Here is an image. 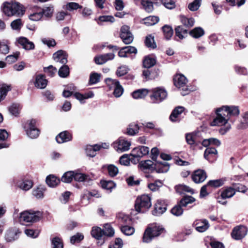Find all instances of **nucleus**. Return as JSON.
<instances>
[{"instance_id":"1","label":"nucleus","mask_w":248,"mask_h":248,"mask_svg":"<svg viewBox=\"0 0 248 248\" xmlns=\"http://www.w3.org/2000/svg\"><path fill=\"white\" fill-rule=\"evenodd\" d=\"M151 197L149 195L143 194L137 198L135 208L138 213H144L151 207Z\"/></svg>"},{"instance_id":"2","label":"nucleus","mask_w":248,"mask_h":248,"mask_svg":"<svg viewBox=\"0 0 248 248\" xmlns=\"http://www.w3.org/2000/svg\"><path fill=\"white\" fill-rule=\"evenodd\" d=\"M164 231V229L161 226L152 224L146 229L143 236V241L149 243L153 238L159 236Z\"/></svg>"},{"instance_id":"3","label":"nucleus","mask_w":248,"mask_h":248,"mask_svg":"<svg viewBox=\"0 0 248 248\" xmlns=\"http://www.w3.org/2000/svg\"><path fill=\"white\" fill-rule=\"evenodd\" d=\"M36 121L31 119L27 121L23 126L27 135L31 139H36L40 134V130L36 127Z\"/></svg>"},{"instance_id":"4","label":"nucleus","mask_w":248,"mask_h":248,"mask_svg":"<svg viewBox=\"0 0 248 248\" xmlns=\"http://www.w3.org/2000/svg\"><path fill=\"white\" fill-rule=\"evenodd\" d=\"M41 214L39 212L25 211L20 216V221L24 223L34 222L39 220Z\"/></svg>"},{"instance_id":"5","label":"nucleus","mask_w":248,"mask_h":248,"mask_svg":"<svg viewBox=\"0 0 248 248\" xmlns=\"http://www.w3.org/2000/svg\"><path fill=\"white\" fill-rule=\"evenodd\" d=\"M152 94L150 98L154 103H159L165 99L167 97V92L162 87H157L152 90Z\"/></svg>"},{"instance_id":"6","label":"nucleus","mask_w":248,"mask_h":248,"mask_svg":"<svg viewBox=\"0 0 248 248\" xmlns=\"http://www.w3.org/2000/svg\"><path fill=\"white\" fill-rule=\"evenodd\" d=\"M130 146L131 142L123 137H120L113 143V148L119 153L128 151Z\"/></svg>"},{"instance_id":"7","label":"nucleus","mask_w":248,"mask_h":248,"mask_svg":"<svg viewBox=\"0 0 248 248\" xmlns=\"http://www.w3.org/2000/svg\"><path fill=\"white\" fill-rule=\"evenodd\" d=\"M216 114L217 116L210 123L211 126H223L228 123L229 118L223 110L219 111L218 108L216 110Z\"/></svg>"},{"instance_id":"8","label":"nucleus","mask_w":248,"mask_h":248,"mask_svg":"<svg viewBox=\"0 0 248 248\" xmlns=\"http://www.w3.org/2000/svg\"><path fill=\"white\" fill-rule=\"evenodd\" d=\"M120 37L125 44H130L133 41V35L127 26H123L121 29Z\"/></svg>"},{"instance_id":"9","label":"nucleus","mask_w":248,"mask_h":248,"mask_svg":"<svg viewBox=\"0 0 248 248\" xmlns=\"http://www.w3.org/2000/svg\"><path fill=\"white\" fill-rule=\"evenodd\" d=\"M186 78L182 74H176L173 78V82L174 85L180 90L183 91L181 93L182 95L185 96L186 93L185 89H186Z\"/></svg>"},{"instance_id":"10","label":"nucleus","mask_w":248,"mask_h":248,"mask_svg":"<svg viewBox=\"0 0 248 248\" xmlns=\"http://www.w3.org/2000/svg\"><path fill=\"white\" fill-rule=\"evenodd\" d=\"M248 229L243 225L237 226L233 228L231 233L232 237L235 240L244 238L247 234Z\"/></svg>"},{"instance_id":"11","label":"nucleus","mask_w":248,"mask_h":248,"mask_svg":"<svg viewBox=\"0 0 248 248\" xmlns=\"http://www.w3.org/2000/svg\"><path fill=\"white\" fill-rule=\"evenodd\" d=\"M223 110L228 117L229 120L232 116H237L240 113L239 107L235 106H224L219 108V111Z\"/></svg>"},{"instance_id":"12","label":"nucleus","mask_w":248,"mask_h":248,"mask_svg":"<svg viewBox=\"0 0 248 248\" xmlns=\"http://www.w3.org/2000/svg\"><path fill=\"white\" fill-rule=\"evenodd\" d=\"M150 151L149 147L145 146H140L135 148L132 150L131 155L134 158H140L144 155H147Z\"/></svg>"},{"instance_id":"13","label":"nucleus","mask_w":248,"mask_h":248,"mask_svg":"<svg viewBox=\"0 0 248 248\" xmlns=\"http://www.w3.org/2000/svg\"><path fill=\"white\" fill-rule=\"evenodd\" d=\"M235 194V189L228 187L224 189L221 192L220 195V198H218V202L222 204H225L226 202H222L220 200V199H226L227 198H230L232 197Z\"/></svg>"},{"instance_id":"14","label":"nucleus","mask_w":248,"mask_h":248,"mask_svg":"<svg viewBox=\"0 0 248 248\" xmlns=\"http://www.w3.org/2000/svg\"><path fill=\"white\" fill-rule=\"evenodd\" d=\"M16 186L23 190L27 191L32 187L33 182L28 179L23 178L17 181Z\"/></svg>"},{"instance_id":"15","label":"nucleus","mask_w":248,"mask_h":248,"mask_svg":"<svg viewBox=\"0 0 248 248\" xmlns=\"http://www.w3.org/2000/svg\"><path fill=\"white\" fill-rule=\"evenodd\" d=\"M186 206V196H184L182 199L179 202L177 205L175 206L171 210V213L176 216H181L184 210L182 209V207H185Z\"/></svg>"},{"instance_id":"16","label":"nucleus","mask_w":248,"mask_h":248,"mask_svg":"<svg viewBox=\"0 0 248 248\" xmlns=\"http://www.w3.org/2000/svg\"><path fill=\"white\" fill-rule=\"evenodd\" d=\"M54 61L56 62H60L65 64L67 62V55L63 50H60L54 53L53 56Z\"/></svg>"},{"instance_id":"17","label":"nucleus","mask_w":248,"mask_h":248,"mask_svg":"<svg viewBox=\"0 0 248 248\" xmlns=\"http://www.w3.org/2000/svg\"><path fill=\"white\" fill-rule=\"evenodd\" d=\"M185 108L183 107L178 106L176 107L170 116V120L172 122H179L181 114L184 112Z\"/></svg>"},{"instance_id":"18","label":"nucleus","mask_w":248,"mask_h":248,"mask_svg":"<svg viewBox=\"0 0 248 248\" xmlns=\"http://www.w3.org/2000/svg\"><path fill=\"white\" fill-rule=\"evenodd\" d=\"M114 57L115 55L110 53L97 56L94 57V60L97 64H103L108 60H113Z\"/></svg>"},{"instance_id":"19","label":"nucleus","mask_w":248,"mask_h":248,"mask_svg":"<svg viewBox=\"0 0 248 248\" xmlns=\"http://www.w3.org/2000/svg\"><path fill=\"white\" fill-rule=\"evenodd\" d=\"M192 178L196 183H202L206 178V174L203 170H198L195 171L192 176Z\"/></svg>"},{"instance_id":"20","label":"nucleus","mask_w":248,"mask_h":248,"mask_svg":"<svg viewBox=\"0 0 248 248\" xmlns=\"http://www.w3.org/2000/svg\"><path fill=\"white\" fill-rule=\"evenodd\" d=\"M35 87L38 89H43L46 88L47 84V80L44 76L38 75L35 77V80L34 82Z\"/></svg>"},{"instance_id":"21","label":"nucleus","mask_w":248,"mask_h":248,"mask_svg":"<svg viewBox=\"0 0 248 248\" xmlns=\"http://www.w3.org/2000/svg\"><path fill=\"white\" fill-rule=\"evenodd\" d=\"M17 41L25 50H30L34 48L35 46L33 43L30 41L27 38L20 37L18 39Z\"/></svg>"},{"instance_id":"22","label":"nucleus","mask_w":248,"mask_h":248,"mask_svg":"<svg viewBox=\"0 0 248 248\" xmlns=\"http://www.w3.org/2000/svg\"><path fill=\"white\" fill-rule=\"evenodd\" d=\"M20 233L18 230L16 228H13L8 230L6 232L5 235V240L7 242L13 241L18 237V234Z\"/></svg>"},{"instance_id":"23","label":"nucleus","mask_w":248,"mask_h":248,"mask_svg":"<svg viewBox=\"0 0 248 248\" xmlns=\"http://www.w3.org/2000/svg\"><path fill=\"white\" fill-rule=\"evenodd\" d=\"M139 165L140 169L144 171H153L155 168V165L150 160L141 161Z\"/></svg>"},{"instance_id":"24","label":"nucleus","mask_w":248,"mask_h":248,"mask_svg":"<svg viewBox=\"0 0 248 248\" xmlns=\"http://www.w3.org/2000/svg\"><path fill=\"white\" fill-rule=\"evenodd\" d=\"M137 53V50L136 47L132 46H127L122 47L118 52V55L120 57H126L127 54Z\"/></svg>"},{"instance_id":"25","label":"nucleus","mask_w":248,"mask_h":248,"mask_svg":"<svg viewBox=\"0 0 248 248\" xmlns=\"http://www.w3.org/2000/svg\"><path fill=\"white\" fill-rule=\"evenodd\" d=\"M72 138V135L68 131H65L57 136L56 140L58 143H62L71 140Z\"/></svg>"},{"instance_id":"26","label":"nucleus","mask_w":248,"mask_h":248,"mask_svg":"<svg viewBox=\"0 0 248 248\" xmlns=\"http://www.w3.org/2000/svg\"><path fill=\"white\" fill-rule=\"evenodd\" d=\"M16 5H12V2H4L1 6L2 12L7 16H13V8Z\"/></svg>"},{"instance_id":"27","label":"nucleus","mask_w":248,"mask_h":248,"mask_svg":"<svg viewBox=\"0 0 248 248\" xmlns=\"http://www.w3.org/2000/svg\"><path fill=\"white\" fill-rule=\"evenodd\" d=\"M42 17L41 8H36L29 14V18L32 21H37L41 20Z\"/></svg>"},{"instance_id":"28","label":"nucleus","mask_w":248,"mask_h":248,"mask_svg":"<svg viewBox=\"0 0 248 248\" xmlns=\"http://www.w3.org/2000/svg\"><path fill=\"white\" fill-rule=\"evenodd\" d=\"M196 225V230L198 232H205L209 227L208 221L206 219H202L198 221Z\"/></svg>"},{"instance_id":"29","label":"nucleus","mask_w":248,"mask_h":248,"mask_svg":"<svg viewBox=\"0 0 248 248\" xmlns=\"http://www.w3.org/2000/svg\"><path fill=\"white\" fill-rule=\"evenodd\" d=\"M166 210V205L162 204L160 201H158L155 205V209L153 211V214L158 216L164 213Z\"/></svg>"},{"instance_id":"30","label":"nucleus","mask_w":248,"mask_h":248,"mask_svg":"<svg viewBox=\"0 0 248 248\" xmlns=\"http://www.w3.org/2000/svg\"><path fill=\"white\" fill-rule=\"evenodd\" d=\"M101 149V146L98 144L92 145H87L85 148L86 154L87 155L90 157H94L96 155V152Z\"/></svg>"},{"instance_id":"31","label":"nucleus","mask_w":248,"mask_h":248,"mask_svg":"<svg viewBox=\"0 0 248 248\" xmlns=\"http://www.w3.org/2000/svg\"><path fill=\"white\" fill-rule=\"evenodd\" d=\"M159 18L156 16H149L142 19V23L147 26H153L158 22Z\"/></svg>"},{"instance_id":"32","label":"nucleus","mask_w":248,"mask_h":248,"mask_svg":"<svg viewBox=\"0 0 248 248\" xmlns=\"http://www.w3.org/2000/svg\"><path fill=\"white\" fill-rule=\"evenodd\" d=\"M12 5H16L15 8H13V16L16 15L20 16H22L25 13V8L24 6L18 2H12Z\"/></svg>"},{"instance_id":"33","label":"nucleus","mask_w":248,"mask_h":248,"mask_svg":"<svg viewBox=\"0 0 248 248\" xmlns=\"http://www.w3.org/2000/svg\"><path fill=\"white\" fill-rule=\"evenodd\" d=\"M155 58L151 56L145 57L143 61V65L145 68H149L153 67L156 63Z\"/></svg>"},{"instance_id":"34","label":"nucleus","mask_w":248,"mask_h":248,"mask_svg":"<svg viewBox=\"0 0 248 248\" xmlns=\"http://www.w3.org/2000/svg\"><path fill=\"white\" fill-rule=\"evenodd\" d=\"M60 182L59 178L53 175H50L46 178V183L50 187H55Z\"/></svg>"},{"instance_id":"35","label":"nucleus","mask_w":248,"mask_h":248,"mask_svg":"<svg viewBox=\"0 0 248 248\" xmlns=\"http://www.w3.org/2000/svg\"><path fill=\"white\" fill-rule=\"evenodd\" d=\"M189 33L192 37L199 38L204 34V31L201 27H196L190 31Z\"/></svg>"},{"instance_id":"36","label":"nucleus","mask_w":248,"mask_h":248,"mask_svg":"<svg viewBox=\"0 0 248 248\" xmlns=\"http://www.w3.org/2000/svg\"><path fill=\"white\" fill-rule=\"evenodd\" d=\"M21 108L22 107L20 104L14 103L9 107V111L11 115L17 116L20 113Z\"/></svg>"},{"instance_id":"37","label":"nucleus","mask_w":248,"mask_h":248,"mask_svg":"<svg viewBox=\"0 0 248 248\" xmlns=\"http://www.w3.org/2000/svg\"><path fill=\"white\" fill-rule=\"evenodd\" d=\"M133 158L134 157L131 155V153L129 155L124 154L120 158L119 162L122 165L128 166Z\"/></svg>"},{"instance_id":"38","label":"nucleus","mask_w":248,"mask_h":248,"mask_svg":"<svg viewBox=\"0 0 248 248\" xmlns=\"http://www.w3.org/2000/svg\"><path fill=\"white\" fill-rule=\"evenodd\" d=\"M162 29L165 38L167 40L170 39L173 33V31L172 27L170 26L165 25L162 27Z\"/></svg>"},{"instance_id":"39","label":"nucleus","mask_w":248,"mask_h":248,"mask_svg":"<svg viewBox=\"0 0 248 248\" xmlns=\"http://www.w3.org/2000/svg\"><path fill=\"white\" fill-rule=\"evenodd\" d=\"M104 168H106L107 169L108 173L111 177H114L116 176L119 172L118 168L113 164L105 165L104 166Z\"/></svg>"},{"instance_id":"40","label":"nucleus","mask_w":248,"mask_h":248,"mask_svg":"<svg viewBox=\"0 0 248 248\" xmlns=\"http://www.w3.org/2000/svg\"><path fill=\"white\" fill-rule=\"evenodd\" d=\"M237 127L238 129H245L248 127V111L242 114V119Z\"/></svg>"},{"instance_id":"41","label":"nucleus","mask_w":248,"mask_h":248,"mask_svg":"<svg viewBox=\"0 0 248 248\" xmlns=\"http://www.w3.org/2000/svg\"><path fill=\"white\" fill-rule=\"evenodd\" d=\"M148 93V91L147 89H140L134 91L132 93V96L135 99L142 98L145 97Z\"/></svg>"},{"instance_id":"42","label":"nucleus","mask_w":248,"mask_h":248,"mask_svg":"<svg viewBox=\"0 0 248 248\" xmlns=\"http://www.w3.org/2000/svg\"><path fill=\"white\" fill-rule=\"evenodd\" d=\"M176 35L180 39L184 38V35L186 33V26L185 25L178 26L175 29Z\"/></svg>"},{"instance_id":"43","label":"nucleus","mask_w":248,"mask_h":248,"mask_svg":"<svg viewBox=\"0 0 248 248\" xmlns=\"http://www.w3.org/2000/svg\"><path fill=\"white\" fill-rule=\"evenodd\" d=\"M187 143L190 145V148L194 150H195L197 144L195 142L196 136L193 134H187Z\"/></svg>"},{"instance_id":"44","label":"nucleus","mask_w":248,"mask_h":248,"mask_svg":"<svg viewBox=\"0 0 248 248\" xmlns=\"http://www.w3.org/2000/svg\"><path fill=\"white\" fill-rule=\"evenodd\" d=\"M92 236L97 239H99L103 235V230L99 227H93L91 231Z\"/></svg>"},{"instance_id":"45","label":"nucleus","mask_w":248,"mask_h":248,"mask_svg":"<svg viewBox=\"0 0 248 248\" xmlns=\"http://www.w3.org/2000/svg\"><path fill=\"white\" fill-rule=\"evenodd\" d=\"M11 87L9 85L3 84L0 88V99L2 101L7 95L8 92L11 91Z\"/></svg>"},{"instance_id":"46","label":"nucleus","mask_w":248,"mask_h":248,"mask_svg":"<svg viewBox=\"0 0 248 248\" xmlns=\"http://www.w3.org/2000/svg\"><path fill=\"white\" fill-rule=\"evenodd\" d=\"M74 177V171H69L64 173L62 177V181L64 183H70Z\"/></svg>"},{"instance_id":"47","label":"nucleus","mask_w":248,"mask_h":248,"mask_svg":"<svg viewBox=\"0 0 248 248\" xmlns=\"http://www.w3.org/2000/svg\"><path fill=\"white\" fill-rule=\"evenodd\" d=\"M100 183L102 188L111 191V190L115 187V184L112 181H101Z\"/></svg>"},{"instance_id":"48","label":"nucleus","mask_w":248,"mask_h":248,"mask_svg":"<svg viewBox=\"0 0 248 248\" xmlns=\"http://www.w3.org/2000/svg\"><path fill=\"white\" fill-rule=\"evenodd\" d=\"M217 154V151L215 148H207L204 152V157L206 159L209 160L211 156Z\"/></svg>"},{"instance_id":"49","label":"nucleus","mask_w":248,"mask_h":248,"mask_svg":"<svg viewBox=\"0 0 248 248\" xmlns=\"http://www.w3.org/2000/svg\"><path fill=\"white\" fill-rule=\"evenodd\" d=\"M44 190L42 187H37L32 190V195L37 199H42L44 197Z\"/></svg>"},{"instance_id":"50","label":"nucleus","mask_w":248,"mask_h":248,"mask_svg":"<svg viewBox=\"0 0 248 248\" xmlns=\"http://www.w3.org/2000/svg\"><path fill=\"white\" fill-rule=\"evenodd\" d=\"M139 127L138 124H132L129 125L127 129V133L130 136H133L136 133H138Z\"/></svg>"},{"instance_id":"51","label":"nucleus","mask_w":248,"mask_h":248,"mask_svg":"<svg viewBox=\"0 0 248 248\" xmlns=\"http://www.w3.org/2000/svg\"><path fill=\"white\" fill-rule=\"evenodd\" d=\"M58 74L61 78H66L69 74V69L67 65H64L62 66L58 71Z\"/></svg>"},{"instance_id":"52","label":"nucleus","mask_w":248,"mask_h":248,"mask_svg":"<svg viewBox=\"0 0 248 248\" xmlns=\"http://www.w3.org/2000/svg\"><path fill=\"white\" fill-rule=\"evenodd\" d=\"M141 3L147 12L150 13L153 11L154 7L152 2L148 0H142Z\"/></svg>"},{"instance_id":"53","label":"nucleus","mask_w":248,"mask_h":248,"mask_svg":"<svg viewBox=\"0 0 248 248\" xmlns=\"http://www.w3.org/2000/svg\"><path fill=\"white\" fill-rule=\"evenodd\" d=\"M103 232V234L108 236H112L114 234V229L109 224H106L104 225V229Z\"/></svg>"},{"instance_id":"54","label":"nucleus","mask_w":248,"mask_h":248,"mask_svg":"<svg viewBox=\"0 0 248 248\" xmlns=\"http://www.w3.org/2000/svg\"><path fill=\"white\" fill-rule=\"evenodd\" d=\"M52 248H63V243L61 238L58 237H54L51 240Z\"/></svg>"},{"instance_id":"55","label":"nucleus","mask_w":248,"mask_h":248,"mask_svg":"<svg viewBox=\"0 0 248 248\" xmlns=\"http://www.w3.org/2000/svg\"><path fill=\"white\" fill-rule=\"evenodd\" d=\"M105 81L109 90H111L114 88H116V87L119 84V82L118 81L110 78H107Z\"/></svg>"},{"instance_id":"56","label":"nucleus","mask_w":248,"mask_h":248,"mask_svg":"<svg viewBox=\"0 0 248 248\" xmlns=\"http://www.w3.org/2000/svg\"><path fill=\"white\" fill-rule=\"evenodd\" d=\"M54 9L53 7H46L43 9H41V13L42 16L47 18H50L52 16Z\"/></svg>"},{"instance_id":"57","label":"nucleus","mask_w":248,"mask_h":248,"mask_svg":"<svg viewBox=\"0 0 248 248\" xmlns=\"http://www.w3.org/2000/svg\"><path fill=\"white\" fill-rule=\"evenodd\" d=\"M121 230L122 232L126 235H131L135 232L133 227L127 225L122 226Z\"/></svg>"},{"instance_id":"58","label":"nucleus","mask_w":248,"mask_h":248,"mask_svg":"<svg viewBox=\"0 0 248 248\" xmlns=\"http://www.w3.org/2000/svg\"><path fill=\"white\" fill-rule=\"evenodd\" d=\"M202 0H194L188 5V8L191 11H195L198 10L201 4Z\"/></svg>"},{"instance_id":"59","label":"nucleus","mask_w":248,"mask_h":248,"mask_svg":"<svg viewBox=\"0 0 248 248\" xmlns=\"http://www.w3.org/2000/svg\"><path fill=\"white\" fill-rule=\"evenodd\" d=\"M170 168V166L168 163H165L164 164H160L158 165V167H155L156 171L159 173L167 172Z\"/></svg>"},{"instance_id":"60","label":"nucleus","mask_w":248,"mask_h":248,"mask_svg":"<svg viewBox=\"0 0 248 248\" xmlns=\"http://www.w3.org/2000/svg\"><path fill=\"white\" fill-rule=\"evenodd\" d=\"M175 189L176 193L180 195H182L183 198L184 196L186 197V186L185 185L181 184L176 185L175 186Z\"/></svg>"},{"instance_id":"61","label":"nucleus","mask_w":248,"mask_h":248,"mask_svg":"<svg viewBox=\"0 0 248 248\" xmlns=\"http://www.w3.org/2000/svg\"><path fill=\"white\" fill-rule=\"evenodd\" d=\"M145 43L146 46L148 47L155 48L156 47L154 38L151 35H149L146 37Z\"/></svg>"},{"instance_id":"62","label":"nucleus","mask_w":248,"mask_h":248,"mask_svg":"<svg viewBox=\"0 0 248 248\" xmlns=\"http://www.w3.org/2000/svg\"><path fill=\"white\" fill-rule=\"evenodd\" d=\"M65 8L69 11H72L77 10L78 8L81 9L82 8V6L79 5L78 3L70 2L66 4L65 5Z\"/></svg>"},{"instance_id":"63","label":"nucleus","mask_w":248,"mask_h":248,"mask_svg":"<svg viewBox=\"0 0 248 248\" xmlns=\"http://www.w3.org/2000/svg\"><path fill=\"white\" fill-rule=\"evenodd\" d=\"M20 53L19 52H16L13 55H10L6 57V61L9 63H12L16 62L19 56Z\"/></svg>"},{"instance_id":"64","label":"nucleus","mask_w":248,"mask_h":248,"mask_svg":"<svg viewBox=\"0 0 248 248\" xmlns=\"http://www.w3.org/2000/svg\"><path fill=\"white\" fill-rule=\"evenodd\" d=\"M57 69L52 65H49L47 67L44 68L45 72L51 77H53L57 72Z\"/></svg>"}]
</instances>
